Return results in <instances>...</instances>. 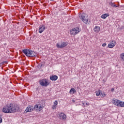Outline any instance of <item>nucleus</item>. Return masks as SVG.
<instances>
[{"label": "nucleus", "instance_id": "aec40b11", "mask_svg": "<svg viewBox=\"0 0 124 124\" xmlns=\"http://www.w3.org/2000/svg\"><path fill=\"white\" fill-rule=\"evenodd\" d=\"M55 106H57L58 105V101L57 100L54 102V105Z\"/></svg>", "mask_w": 124, "mask_h": 124}, {"label": "nucleus", "instance_id": "9d476101", "mask_svg": "<svg viewBox=\"0 0 124 124\" xmlns=\"http://www.w3.org/2000/svg\"><path fill=\"white\" fill-rule=\"evenodd\" d=\"M45 25H42L40 26L39 28V32L40 33H42L43 32L45 31Z\"/></svg>", "mask_w": 124, "mask_h": 124}, {"label": "nucleus", "instance_id": "5701e85b", "mask_svg": "<svg viewBox=\"0 0 124 124\" xmlns=\"http://www.w3.org/2000/svg\"><path fill=\"white\" fill-rule=\"evenodd\" d=\"M101 16H109V14H105L104 15H102Z\"/></svg>", "mask_w": 124, "mask_h": 124}, {"label": "nucleus", "instance_id": "f03ea898", "mask_svg": "<svg viewBox=\"0 0 124 124\" xmlns=\"http://www.w3.org/2000/svg\"><path fill=\"white\" fill-rule=\"evenodd\" d=\"M22 52L26 57H36V53L31 49H25L22 50Z\"/></svg>", "mask_w": 124, "mask_h": 124}, {"label": "nucleus", "instance_id": "c85d7f7f", "mask_svg": "<svg viewBox=\"0 0 124 124\" xmlns=\"http://www.w3.org/2000/svg\"><path fill=\"white\" fill-rule=\"evenodd\" d=\"M114 91H115V88H111V92H114Z\"/></svg>", "mask_w": 124, "mask_h": 124}, {"label": "nucleus", "instance_id": "a211bd4d", "mask_svg": "<svg viewBox=\"0 0 124 124\" xmlns=\"http://www.w3.org/2000/svg\"><path fill=\"white\" fill-rule=\"evenodd\" d=\"M100 93H101V92L99 90L96 92V96H99L100 95Z\"/></svg>", "mask_w": 124, "mask_h": 124}, {"label": "nucleus", "instance_id": "4468645a", "mask_svg": "<svg viewBox=\"0 0 124 124\" xmlns=\"http://www.w3.org/2000/svg\"><path fill=\"white\" fill-rule=\"evenodd\" d=\"M93 30L94 31H95V32H99V31H100V27L99 26H96Z\"/></svg>", "mask_w": 124, "mask_h": 124}, {"label": "nucleus", "instance_id": "6ab92c4d", "mask_svg": "<svg viewBox=\"0 0 124 124\" xmlns=\"http://www.w3.org/2000/svg\"><path fill=\"white\" fill-rule=\"evenodd\" d=\"M110 5L113 7H118V6L116 5V4L112 2L110 3Z\"/></svg>", "mask_w": 124, "mask_h": 124}, {"label": "nucleus", "instance_id": "393cba45", "mask_svg": "<svg viewBox=\"0 0 124 124\" xmlns=\"http://www.w3.org/2000/svg\"><path fill=\"white\" fill-rule=\"evenodd\" d=\"M57 108V106L53 105L52 106V109H56Z\"/></svg>", "mask_w": 124, "mask_h": 124}, {"label": "nucleus", "instance_id": "c756f323", "mask_svg": "<svg viewBox=\"0 0 124 124\" xmlns=\"http://www.w3.org/2000/svg\"><path fill=\"white\" fill-rule=\"evenodd\" d=\"M101 94L103 95V96H106V95H105V94H103V93H101Z\"/></svg>", "mask_w": 124, "mask_h": 124}, {"label": "nucleus", "instance_id": "4be33fe9", "mask_svg": "<svg viewBox=\"0 0 124 124\" xmlns=\"http://www.w3.org/2000/svg\"><path fill=\"white\" fill-rule=\"evenodd\" d=\"M101 17L102 18V19H106V18H107V16H101Z\"/></svg>", "mask_w": 124, "mask_h": 124}, {"label": "nucleus", "instance_id": "423d86ee", "mask_svg": "<svg viewBox=\"0 0 124 124\" xmlns=\"http://www.w3.org/2000/svg\"><path fill=\"white\" fill-rule=\"evenodd\" d=\"M68 44V43L67 42H62L61 44H60V43H57L56 44V46L59 49H61L62 48H64V47H66Z\"/></svg>", "mask_w": 124, "mask_h": 124}, {"label": "nucleus", "instance_id": "bb28decb", "mask_svg": "<svg viewBox=\"0 0 124 124\" xmlns=\"http://www.w3.org/2000/svg\"><path fill=\"white\" fill-rule=\"evenodd\" d=\"M120 30H124V26H122V27L120 28Z\"/></svg>", "mask_w": 124, "mask_h": 124}, {"label": "nucleus", "instance_id": "0eeeda50", "mask_svg": "<svg viewBox=\"0 0 124 124\" xmlns=\"http://www.w3.org/2000/svg\"><path fill=\"white\" fill-rule=\"evenodd\" d=\"M59 118L60 120H63V121H65V120H66V115L63 112H61L59 114Z\"/></svg>", "mask_w": 124, "mask_h": 124}, {"label": "nucleus", "instance_id": "ddd939ff", "mask_svg": "<svg viewBox=\"0 0 124 124\" xmlns=\"http://www.w3.org/2000/svg\"><path fill=\"white\" fill-rule=\"evenodd\" d=\"M50 79L51 80V81H57V80H58V76L56 75L50 76Z\"/></svg>", "mask_w": 124, "mask_h": 124}, {"label": "nucleus", "instance_id": "1a4fd4ad", "mask_svg": "<svg viewBox=\"0 0 124 124\" xmlns=\"http://www.w3.org/2000/svg\"><path fill=\"white\" fill-rule=\"evenodd\" d=\"M33 107L31 106H28V107L26 108L25 110L24 111V113H28V112H31L33 109Z\"/></svg>", "mask_w": 124, "mask_h": 124}, {"label": "nucleus", "instance_id": "20e7f679", "mask_svg": "<svg viewBox=\"0 0 124 124\" xmlns=\"http://www.w3.org/2000/svg\"><path fill=\"white\" fill-rule=\"evenodd\" d=\"M39 84L42 87H48L49 86V81L47 79H43L40 80Z\"/></svg>", "mask_w": 124, "mask_h": 124}, {"label": "nucleus", "instance_id": "473e14b6", "mask_svg": "<svg viewBox=\"0 0 124 124\" xmlns=\"http://www.w3.org/2000/svg\"><path fill=\"white\" fill-rule=\"evenodd\" d=\"M72 101H73L74 102V100H73Z\"/></svg>", "mask_w": 124, "mask_h": 124}, {"label": "nucleus", "instance_id": "7c9ffc66", "mask_svg": "<svg viewBox=\"0 0 124 124\" xmlns=\"http://www.w3.org/2000/svg\"><path fill=\"white\" fill-rule=\"evenodd\" d=\"M50 0V1H54V0Z\"/></svg>", "mask_w": 124, "mask_h": 124}, {"label": "nucleus", "instance_id": "cd10ccee", "mask_svg": "<svg viewBox=\"0 0 124 124\" xmlns=\"http://www.w3.org/2000/svg\"><path fill=\"white\" fill-rule=\"evenodd\" d=\"M85 105H86L87 106H89V105H90V104L89 103L85 102Z\"/></svg>", "mask_w": 124, "mask_h": 124}, {"label": "nucleus", "instance_id": "f8f14e48", "mask_svg": "<svg viewBox=\"0 0 124 124\" xmlns=\"http://www.w3.org/2000/svg\"><path fill=\"white\" fill-rule=\"evenodd\" d=\"M34 109L37 111H41L43 109V106H39L38 105H36L34 106Z\"/></svg>", "mask_w": 124, "mask_h": 124}, {"label": "nucleus", "instance_id": "f257e3e1", "mask_svg": "<svg viewBox=\"0 0 124 124\" xmlns=\"http://www.w3.org/2000/svg\"><path fill=\"white\" fill-rule=\"evenodd\" d=\"M17 111L15 105L9 104L5 106L2 109V112L6 113H15Z\"/></svg>", "mask_w": 124, "mask_h": 124}, {"label": "nucleus", "instance_id": "9b49d317", "mask_svg": "<svg viewBox=\"0 0 124 124\" xmlns=\"http://www.w3.org/2000/svg\"><path fill=\"white\" fill-rule=\"evenodd\" d=\"M116 46V42L115 41H112L108 45V48H114Z\"/></svg>", "mask_w": 124, "mask_h": 124}, {"label": "nucleus", "instance_id": "39448f33", "mask_svg": "<svg viewBox=\"0 0 124 124\" xmlns=\"http://www.w3.org/2000/svg\"><path fill=\"white\" fill-rule=\"evenodd\" d=\"M81 20L84 24H86V25H89L90 23H91V20H90V18H89V17L87 16H81Z\"/></svg>", "mask_w": 124, "mask_h": 124}, {"label": "nucleus", "instance_id": "2eb2a0df", "mask_svg": "<svg viewBox=\"0 0 124 124\" xmlns=\"http://www.w3.org/2000/svg\"><path fill=\"white\" fill-rule=\"evenodd\" d=\"M76 90L74 88H71L70 90V93H75Z\"/></svg>", "mask_w": 124, "mask_h": 124}, {"label": "nucleus", "instance_id": "b1692460", "mask_svg": "<svg viewBox=\"0 0 124 124\" xmlns=\"http://www.w3.org/2000/svg\"><path fill=\"white\" fill-rule=\"evenodd\" d=\"M1 123H2V118L1 116H0V124H1Z\"/></svg>", "mask_w": 124, "mask_h": 124}, {"label": "nucleus", "instance_id": "a878e982", "mask_svg": "<svg viewBox=\"0 0 124 124\" xmlns=\"http://www.w3.org/2000/svg\"><path fill=\"white\" fill-rule=\"evenodd\" d=\"M106 45H107L106 43H104V44H103L102 45V46L103 47H105V46H106Z\"/></svg>", "mask_w": 124, "mask_h": 124}, {"label": "nucleus", "instance_id": "412c9836", "mask_svg": "<svg viewBox=\"0 0 124 124\" xmlns=\"http://www.w3.org/2000/svg\"><path fill=\"white\" fill-rule=\"evenodd\" d=\"M82 106L84 107H86V102H82Z\"/></svg>", "mask_w": 124, "mask_h": 124}, {"label": "nucleus", "instance_id": "2f4dec72", "mask_svg": "<svg viewBox=\"0 0 124 124\" xmlns=\"http://www.w3.org/2000/svg\"><path fill=\"white\" fill-rule=\"evenodd\" d=\"M22 18H23L24 17V16H21Z\"/></svg>", "mask_w": 124, "mask_h": 124}, {"label": "nucleus", "instance_id": "7ed1b4c3", "mask_svg": "<svg viewBox=\"0 0 124 124\" xmlns=\"http://www.w3.org/2000/svg\"><path fill=\"white\" fill-rule=\"evenodd\" d=\"M80 31H81V29H80L79 27H77L72 29L70 31V34H71V35H76V34H78Z\"/></svg>", "mask_w": 124, "mask_h": 124}, {"label": "nucleus", "instance_id": "f3484780", "mask_svg": "<svg viewBox=\"0 0 124 124\" xmlns=\"http://www.w3.org/2000/svg\"><path fill=\"white\" fill-rule=\"evenodd\" d=\"M119 106L120 107H124V102H122L120 101Z\"/></svg>", "mask_w": 124, "mask_h": 124}, {"label": "nucleus", "instance_id": "6e6552de", "mask_svg": "<svg viewBox=\"0 0 124 124\" xmlns=\"http://www.w3.org/2000/svg\"><path fill=\"white\" fill-rule=\"evenodd\" d=\"M121 101L117 99H113L112 101V103L114 104L116 106H120V103Z\"/></svg>", "mask_w": 124, "mask_h": 124}, {"label": "nucleus", "instance_id": "dca6fc26", "mask_svg": "<svg viewBox=\"0 0 124 124\" xmlns=\"http://www.w3.org/2000/svg\"><path fill=\"white\" fill-rule=\"evenodd\" d=\"M120 58H121V59L122 60V61L124 62V53H122L120 55Z\"/></svg>", "mask_w": 124, "mask_h": 124}]
</instances>
